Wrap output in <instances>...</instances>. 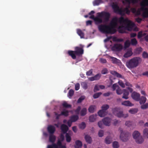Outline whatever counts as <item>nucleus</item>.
<instances>
[{"instance_id":"52","label":"nucleus","mask_w":148,"mask_h":148,"mask_svg":"<svg viewBox=\"0 0 148 148\" xmlns=\"http://www.w3.org/2000/svg\"><path fill=\"white\" fill-rule=\"evenodd\" d=\"M142 57L144 58H148V53L145 51H144L142 54Z\"/></svg>"},{"instance_id":"62","label":"nucleus","mask_w":148,"mask_h":148,"mask_svg":"<svg viewBox=\"0 0 148 148\" xmlns=\"http://www.w3.org/2000/svg\"><path fill=\"white\" fill-rule=\"evenodd\" d=\"M85 97L84 96H82L80 97L78 99L77 102H82L85 99Z\"/></svg>"},{"instance_id":"55","label":"nucleus","mask_w":148,"mask_h":148,"mask_svg":"<svg viewBox=\"0 0 148 148\" xmlns=\"http://www.w3.org/2000/svg\"><path fill=\"white\" fill-rule=\"evenodd\" d=\"M99 85H96L95 86L94 89V92H95L97 91H98L99 90Z\"/></svg>"},{"instance_id":"9","label":"nucleus","mask_w":148,"mask_h":148,"mask_svg":"<svg viewBox=\"0 0 148 148\" xmlns=\"http://www.w3.org/2000/svg\"><path fill=\"white\" fill-rule=\"evenodd\" d=\"M97 14H98V16L103 18L105 21L106 22L109 21L110 16V13L106 12H99L97 13Z\"/></svg>"},{"instance_id":"10","label":"nucleus","mask_w":148,"mask_h":148,"mask_svg":"<svg viewBox=\"0 0 148 148\" xmlns=\"http://www.w3.org/2000/svg\"><path fill=\"white\" fill-rule=\"evenodd\" d=\"M112 7L115 12H118L120 14L122 15L124 14V10H123L119 9V6L117 4L113 3L112 5Z\"/></svg>"},{"instance_id":"8","label":"nucleus","mask_w":148,"mask_h":148,"mask_svg":"<svg viewBox=\"0 0 148 148\" xmlns=\"http://www.w3.org/2000/svg\"><path fill=\"white\" fill-rule=\"evenodd\" d=\"M133 136L135 139L136 142L138 144H141L144 141V139L142 136L140 135V134L138 131H135L133 133Z\"/></svg>"},{"instance_id":"13","label":"nucleus","mask_w":148,"mask_h":148,"mask_svg":"<svg viewBox=\"0 0 148 148\" xmlns=\"http://www.w3.org/2000/svg\"><path fill=\"white\" fill-rule=\"evenodd\" d=\"M132 98L136 101H138L140 100V95L139 93L134 92H133L131 95Z\"/></svg>"},{"instance_id":"58","label":"nucleus","mask_w":148,"mask_h":148,"mask_svg":"<svg viewBox=\"0 0 148 148\" xmlns=\"http://www.w3.org/2000/svg\"><path fill=\"white\" fill-rule=\"evenodd\" d=\"M124 12H125L127 14H129L130 12V11L128 8H126L124 10Z\"/></svg>"},{"instance_id":"18","label":"nucleus","mask_w":148,"mask_h":148,"mask_svg":"<svg viewBox=\"0 0 148 148\" xmlns=\"http://www.w3.org/2000/svg\"><path fill=\"white\" fill-rule=\"evenodd\" d=\"M110 73L112 75L116 76L117 77L123 78V77L120 74L118 73L117 72L112 71H110Z\"/></svg>"},{"instance_id":"33","label":"nucleus","mask_w":148,"mask_h":148,"mask_svg":"<svg viewBox=\"0 0 148 148\" xmlns=\"http://www.w3.org/2000/svg\"><path fill=\"white\" fill-rule=\"evenodd\" d=\"M77 33L78 35L81 38H84V33L81 29H77Z\"/></svg>"},{"instance_id":"63","label":"nucleus","mask_w":148,"mask_h":148,"mask_svg":"<svg viewBox=\"0 0 148 148\" xmlns=\"http://www.w3.org/2000/svg\"><path fill=\"white\" fill-rule=\"evenodd\" d=\"M99 61L102 63H106L107 62L106 60L103 58H100L99 59Z\"/></svg>"},{"instance_id":"61","label":"nucleus","mask_w":148,"mask_h":148,"mask_svg":"<svg viewBox=\"0 0 148 148\" xmlns=\"http://www.w3.org/2000/svg\"><path fill=\"white\" fill-rule=\"evenodd\" d=\"M119 85L122 87V88H124L125 87V85L124 83L121 81H119L118 82Z\"/></svg>"},{"instance_id":"51","label":"nucleus","mask_w":148,"mask_h":148,"mask_svg":"<svg viewBox=\"0 0 148 148\" xmlns=\"http://www.w3.org/2000/svg\"><path fill=\"white\" fill-rule=\"evenodd\" d=\"M148 108V103L144 104L141 106V108L142 109H145Z\"/></svg>"},{"instance_id":"48","label":"nucleus","mask_w":148,"mask_h":148,"mask_svg":"<svg viewBox=\"0 0 148 148\" xmlns=\"http://www.w3.org/2000/svg\"><path fill=\"white\" fill-rule=\"evenodd\" d=\"M62 105L64 107L66 108H71V105L67 104V102H64V103H63Z\"/></svg>"},{"instance_id":"34","label":"nucleus","mask_w":148,"mask_h":148,"mask_svg":"<svg viewBox=\"0 0 148 148\" xmlns=\"http://www.w3.org/2000/svg\"><path fill=\"white\" fill-rule=\"evenodd\" d=\"M47 148H61L55 143L51 145H49L47 146Z\"/></svg>"},{"instance_id":"28","label":"nucleus","mask_w":148,"mask_h":148,"mask_svg":"<svg viewBox=\"0 0 148 148\" xmlns=\"http://www.w3.org/2000/svg\"><path fill=\"white\" fill-rule=\"evenodd\" d=\"M112 142V138L111 136H108L105 139V143L107 144H110Z\"/></svg>"},{"instance_id":"30","label":"nucleus","mask_w":148,"mask_h":148,"mask_svg":"<svg viewBox=\"0 0 148 148\" xmlns=\"http://www.w3.org/2000/svg\"><path fill=\"white\" fill-rule=\"evenodd\" d=\"M74 91L72 89L70 90L67 95L68 97L69 98H71L74 95Z\"/></svg>"},{"instance_id":"64","label":"nucleus","mask_w":148,"mask_h":148,"mask_svg":"<svg viewBox=\"0 0 148 148\" xmlns=\"http://www.w3.org/2000/svg\"><path fill=\"white\" fill-rule=\"evenodd\" d=\"M112 60L113 63L116 64L118 63V60L116 58H113L112 59Z\"/></svg>"},{"instance_id":"60","label":"nucleus","mask_w":148,"mask_h":148,"mask_svg":"<svg viewBox=\"0 0 148 148\" xmlns=\"http://www.w3.org/2000/svg\"><path fill=\"white\" fill-rule=\"evenodd\" d=\"M132 122L128 121L126 122L125 124L127 126L130 127L132 124Z\"/></svg>"},{"instance_id":"7","label":"nucleus","mask_w":148,"mask_h":148,"mask_svg":"<svg viewBox=\"0 0 148 148\" xmlns=\"http://www.w3.org/2000/svg\"><path fill=\"white\" fill-rule=\"evenodd\" d=\"M119 131L120 132V138L121 140L123 142H127L129 139L130 134L127 132H123V129L119 127Z\"/></svg>"},{"instance_id":"50","label":"nucleus","mask_w":148,"mask_h":148,"mask_svg":"<svg viewBox=\"0 0 148 148\" xmlns=\"http://www.w3.org/2000/svg\"><path fill=\"white\" fill-rule=\"evenodd\" d=\"M142 51V49L141 47H139L136 49L135 50V52L136 54H139Z\"/></svg>"},{"instance_id":"2","label":"nucleus","mask_w":148,"mask_h":148,"mask_svg":"<svg viewBox=\"0 0 148 148\" xmlns=\"http://www.w3.org/2000/svg\"><path fill=\"white\" fill-rule=\"evenodd\" d=\"M119 21L120 24L124 25L125 29L129 31H131L135 25L128 18H124L122 16L119 18Z\"/></svg>"},{"instance_id":"35","label":"nucleus","mask_w":148,"mask_h":148,"mask_svg":"<svg viewBox=\"0 0 148 148\" xmlns=\"http://www.w3.org/2000/svg\"><path fill=\"white\" fill-rule=\"evenodd\" d=\"M102 3V0H95L93 3L94 6L97 5Z\"/></svg>"},{"instance_id":"43","label":"nucleus","mask_w":148,"mask_h":148,"mask_svg":"<svg viewBox=\"0 0 148 148\" xmlns=\"http://www.w3.org/2000/svg\"><path fill=\"white\" fill-rule=\"evenodd\" d=\"M131 43L132 45H136L137 43L136 40L135 38L132 39L131 41Z\"/></svg>"},{"instance_id":"19","label":"nucleus","mask_w":148,"mask_h":148,"mask_svg":"<svg viewBox=\"0 0 148 148\" xmlns=\"http://www.w3.org/2000/svg\"><path fill=\"white\" fill-rule=\"evenodd\" d=\"M123 95L122 97L123 98L126 99L128 98V96L129 95V92L127 90L125 89H123Z\"/></svg>"},{"instance_id":"20","label":"nucleus","mask_w":148,"mask_h":148,"mask_svg":"<svg viewBox=\"0 0 148 148\" xmlns=\"http://www.w3.org/2000/svg\"><path fill=\"white\" fill-rule=\"evenodd\" d=\"M56 140V137L53 134H50L49 136V141L53 144L54 143Z\"/></svg>"},{"instance_id":"17","label":"nucleus","mask_w":148,"mask_h":148,"mask_svg":"<svg viewBox=\"0 0 148 148\" xmlns=\"http://www.w3.org/2000/svg\"><path fill=\"white\" fill-rule=\"evenodd\" d=\"M47 130L50 134H53L55 131V128L53 125H50L47 127Z\"/></svg>"},{"instance_id":"44","label":"nucleus","mask_w":148,"mask_h":148,"mask_svg":"<svg viewBox=\"0 0 148 148\" xmlns=\"http://www.w3.org/2000/svg\"><path fill=\"white\" fill-rule=\"evenodd\" d=\"M86 126V125L84 122H82L79 125V128L81 129H84Z\"/></svg>"},{"instance_id":"21","label":"nucleus","mask_w":148,"mask_h":148,"mask_svg":"<svg viewBox=\"0 0 148 148\" xmlns=\"http://www.w3.org/2000/svg\"><path fill=\"white\" fill-rule=\"evenodd\" d=\"M85 139L86 142L89 144H90L92 141V139L91 137L89 135H86L85 136Z\"/></svg>"},{"instance_id":"40","label":"nucleus","mask_w":148,"mask_h":148,"mask_svg":"<svg viewBox=\"0 0 148 148\" xmlns=\"http://www.w3.org/2000/svg\"><path fill=\"white\" fill-rule=\"evenodd\" d=\"M95 108V106H91L89 107L88 109V111L90 113H93L94 111V110Z\"/></svg>"},{"instance_id":"15","label":"nucleus","mask_w":148,"mask_h":148,"mask_svg":"<svg viewBox=\"0 0 148 148\" xmlns=\"http://www.w3.org/2000/svg\"><path fill=\"white\" fill-rule=\"evenodd\" d=\"M101 76V74L98 73L93 77L89 78L88 79L91 81H93L94 80H99Z\"/></svg>"},{"instance_id":"12","label":"nucleus","mask_w":148,"mask_h":148,"mask_svg":"<svg viewBox=\"0 0 148 148\" xmlns=\"http://www.w3.org/2000/svg\"><path fill=\"white\" fill-rule=\"evenodd\" d=\"M123 48V46L121 44H116L114 45L112 47V50L114 51H119Z\"/></svg>"},{"instance_id":"22","label":"nucleus","mask_w":148,"mask_h":148,"mask_svg":"<svg viewBox=\"0 0 148 148\" xmlns=\"http://www.w3.org/2000/svg\"><path fill=\"white\" fill-rule=\"evenodd\" d=\"M97 16L95 17V22L96 24H99L101 23L103 21L101 18H101V17H99L98 16V14H97Z\"/></svg>"},{"instance_id":"14","label":"nucleus","mask_w":148,"mask_h":148,"mask_svg":"<svg viewBox=\"0 0 148 148\" xmlns=\"http://www.w3.org/2000/svg\"><path fill=\"white\" fill-rule=\"evenodd\" d=\"M103 124L106 126H109L110 125L111 119L108 117H106L102 120Z\"/></svg>"},{"instance_id":"27","label":"nucleus","mask_w":148,"mask_h":148,"mask_svg":"<svg viewBox=\"0 0 148 148\" xmlns=\"http://www.w3.org/2000/svg\"><path fill=\"white\" fill-rule=\"evenodd\" d=\"M133 54L132 51L130 50L127 51L124 55V57L125 58H127L131 56Z\"/></svg>"},{"instance_id":"5","label":"nucleus","mask_w":148,"mask_h":148,"mask_svg":"<svg viewBox=\"0 0 148 148\" xmlns=\"http://www.w3.org/2000/svg\"><path fill=\"white\" fill-rule=\"evenodd\" d=\"M113 113L119 118L127 117L128 115L127 114H123V111L119 108H115L112 110Z\"/></svg>"},{"instance_id":"57","label":"nucleus","mask_w":148,"mask_h":148,"mask_svg":"<svg viewBox=\"0 0 148 148\" xmlns=\"http://www.w3.org/2000/svg\"><path fill=\"white\" fill-rule=\"evenodd\" d=\"M102 122H103L102 121H99L98 122V125L99 127L101 129L103 128V125L102 124Z\"/></svg>"},{"instance_id":"29","label":"nucleus","mask_w":148,"mask_h":148,"mask_svg":"<svg viewBox=\"0 0 148 148\" xmlns=\"http://www.w3.org/2000/svg\"><path fill=\"white\" fill-rule=\"evenodd\" d=\"M138 111L137 108H132L129 110V113L132 114H135Z\"/></svg>"},{"instance_id":"37","label":"nucleus","mask_w":148,"mask_h":148,"mask_svg":"<svg viewBox=\"0 0 148 148\" xmlns=\"http://www.w3.org/2000/svg\"><path fill=\"white\" fill-rule=\"evenodd\" d=\"M87 109L85 108H83L80 111V115L82 116H83L86 114Z\"/></svg>"},{"instance_id":"46","label":"nucleus","mask_w":148,"mask_h":148,"mask_svg":"<svg viewBox=\"0 0 148 148\" xmlns=\"http://www.w3.org/2000/svg\"><path fill=\"white\" fill-rule=\"evenodd\" d=\"M116 92L118 95H121L123 93V90H122L120 88H118L116 90Z\"/></svg>"},{"instance_id":"26","label":"nucleus","mask_w":148,"mask_h":148,"mask_svg":"<svg viewBox=\"0 0 148 148\" xmlns=\"http://www.w3.org/2000/svg\"><path fill=\"white\" fill-rule=\"evenodd\" d=\"M97 115V114L90 115L89 116V118L90 121L91 122H93L95 121Z\"/></svg>"},{"instance_id":"23","label":"nucleus","mask_w":148,"mask_h":148,"mask_svg":"<svg viewBox=\"0 0 148 148\" xmlns=\"http://www.w3.org/2000/svg\"><path fill=\"white\" fill-rule=\"evenodd\" d=\"M107 114V112H105L101 110H99L98 112L99 116L101 117H104Z\"/></svg>"},{"instance_id":"59","label":"nucleus","mask_w":148,"mask_h":148,"mask_svg":"<svg viewBox=\"0 0 148 148\" xmlns=\"http://www.w3.org/2000/svg\"><path fill=\"white\" fill-rule=\"evenodd\" d=\"M92 69H91L88 71L87 72L86 75L87 76H90L92 75Z\"/></svg>"},{"instance_id":"16","label":"nucleus","mask_w":148,"mask_h":148,"mask_svg":"<svg viewBox=\"0 0 148 148\" xmlns=\"http://www.w3.org/2000/svg\"><path fill=\"white\" fill-rule=\"evenodd\" d=\"M61 129L62 133L64 134H66L69 130V128L66 125L63 124L61 126Z\"/></svg>"},{"instance_id":"31","label":"nucleus","mask_w":148,"mask_h":148,"mask_svg":"<svg viewBox=\"0 0 148 148\" xmlns=\"http://www.w3.org/2000/svg\"><path fill=\"white\" fill-rule=\"evenodd\" d=\"M124 28H125V27L123 25L119 26L118 28L119 32L120 33H124L125 31L123 29Z\"/></svg>"},{"instance_id":"11","label":"nucleus","mask_w":148,"mask_h":148,"mask_svg":"<svg viewBox=\"0 0 148 148\" xmlns=\"http://www.w3.org/2000/svg\"><path fill=\"white\" fill-rule=\"evenodd\" d=\"M64 137L62 134H61L60 136V139H59L57 141L56 145L59 146V147L61 148H66L65 145H62V142L64 140Z\"/></svg>"},{"instance_id":"53","label":"nucleus","mask_w":148,"mask_h":148,"mask_svg":"<svg viewBox=\"0 0 148 148\" xmlns=\"http://www.w3.org/2000/svg\"><path fill=\"white\" fill-rule=\"evenodd\" d=\"M104 132L103 130H100L98 133V136L99 137H102L103 136Z\"/></svg>"},{"instance_id":"6","label":"nucleus","mask_w":148,"mask_h":148,"mask_svg":"<svg viewBox=\"0 0 148 148\" xmlns=\"http://www.w3.org/2000/svg\"><path fill=\"white\" fill-rule=\"evenodd\" d=\"M141 9L144 12L143 16L144 17H148V8H146V6H148V0H143L141 3Z\"/></svg>"},{"instance_id":"54","label":"nucleus","mask_w":148,"mask_h":148,"mask_svg":"<svg viewBox=\"0 0 148 148\" xmlns=\"http://www.w3.org/2000/svg\"><path fill=\"white\" fill-rule=\"evenodd\" d=\"M108 73V69L106 68L103 69L101 71V74L103 75L106 74Z\"/></svg>"},{"instance_id":"49","label":"nucleus","mask_w":148,"mask_h":148,"mask_svg":"<svg viewBox=\"0 0 148 148\" xmlns=\"http://www.w3.org/2000/svg\"><path fill=\"white\" fill-rule=\"evenodd\" d=\"M143 134L144 136H148V129L145 128L143 130Z\"/></svg>"},{"instance_id":"39","label":"nucleus","mask_w":148,"mask_h":148,"mask_svg":"<svg viewBox=\"0 0 148 148\" xmlns=\"http://www.w3.org/2000/svg\"><path fill=\"white\" fill-rule=\"evenodd\" d=\"M109 108V106L108 105H103L101 107V110L105 112H106V110Z\"/></svg>"},{"instance_id":"47","label":"nucleus","mask_w":148,"mask_h":148,"mask_svg":"<svg viewBox=\"0 0 148 148\" xmlns=\"http://www.w3.org/2000/svg\"><path fill=\"white\" fill-rule=\"evenodd\" d=\"M81 85L84 89H86L87 88V85L86 82H84L81 83Z\"/></svg>"},{"instance_id":"42","label":"nucleus","mask_w":148,"mask_h":148,"mask_svg":"<svg viewBox=\"0 0 148 148\" xmlns=\"http://www.w3.org/2000/svg\"><path fill=\"white\" fill-rule=\"evenodd\" d=\"M112 146L114 148H118L119 147V144L117 141H114L113 143Z\"/></svg>"},{"instance_id":"25","label":"nucleus","mask_w":148,"mask_h":148,"mask_svg":"<svg viewBox=\"0 0 148 148\" xmlns=\"http://www.w3.org/2000/svg\"><path fill=\"white\" fill-rule=\"evenodd\" d=\"M75 148H79L82 146V143L79 140H77L75 141Z\"/></svg>"},{"instance_id":"38","label":"nucleus","mask_w":148,"mask_h":148,"mask_svg":"<svg viewBox=\"0 0 148 148\" xmlns=\"http://www.w3.org/2000/svg\"><path fill=\"white\" fill-rule=\"evenodd\" d=\"M130 45V43L129 40H126L124 43V47L125 49H126L129 47Z\"/></svg>"},{"instance_id":"56","label":"nucleus","mask_w":148,"mask_h":148,"mask_svg":"<svg viewBox=\"0 0 148 148\" xmlns=\"http://www.w3.org/2000/svg\"><path fill=\"white\" fill-rule=\"evenodd\" d=\"M146 100L147 99L145 97L142 96L141 97H140L139 100H140V102H146Z\"/></svg>"},{"instance_id":"32","label":"nucleus","mask_w":148,"mask_h":148,"mask_svg":"<svg viewBox=\"0 0 148 148\" xmlns=\"http://www.w3.org/2000/svg\"><path fill=\"white\" fill-rule=\"evenodd\" d=\"M65 137L66 141L68 143L70 142L71 140V137L70 134L68 133H66V134Z\"/></svg>"},{"instance_id":"45","label":"nucleus","mask_w":148,"mask_h":148,"mask_svg":"<svg viewBox=\"0 0 148 148\" xmlns=\"http://www.w3.org/2000/svg\"><path fill=\"white\" fill-rule=\"evenodd\" d=\"M102 93L101 92L96 93L94 94L93 97L95 99H96L98 98L101 94Z\"/></svg>"},{"instance_id":"3","label":"nucleus","mask_w":148,"mask_h":148,"mask_svg":"<svg viewBox=\"0 0 148 148\" xmlns=\"http://www.w3.org/2000/svg\"><path fill=\"white\" fill-rule=\"evenodd\" d=\"M142 61V59L139 57H134L127 61L126 65L129 69H133L137 67Z\"/></svg>"},{"instance_id":"41","label":"nucleus","mask_w":148,"mask_h":148,"mask_svg":"<svg viewBox=\"0 0 148 148\" xmlns=\"http://www.w3.org/2000/svg\"><path fill=\"white\" fill-rule=\"evenodd\" d=\"M121 104L126 106H132L134 105L131 102H122Z\"/></svg>"},{"instance_id":"24","label":"nucleus","mask_w":148,"mask_h":148,"mask_svg":"<svg viewBox=\"0 0 148 148\" xmlns=\"http://www.w3.org/2000/svg\"><path fill=\"white\" fill-rule=\"evenodd\" d=\"M79 119V116L77 115H73L70 117V120L72 122H75Z\"/></svg>"},{"instance_id":"36","label":"nucleus","mask_w":148,"mask_h":148,"mask_svg":"<svg viewBox=\"0 0 148 148\" xmlns=\"http://www.w3.org/2000/svg\"><path fill=\"white\" fill-rule=\"evenodd\" d=\"M69 111L68 110H63L61 112V115H64L65 116H67L69 115Z\"/></svg>"},{"instance_id":"4","label":"nucleus","mask_w":148,"mask_h":148,"mask_svg":"<svg viewBox=\"0 0 148 148\" xmlns=\"http://www.w3.org/2000/svg\"><path fill=\"white\" fill-rule=\"evenodd\" d=\"M84 50L81 47H75V51L69 50L68 53L73 59H76V56H82L83 54Z\"/></svg>"},{"instance_id":"1","label":"nucleus","mask_w":148,"mask_h":148,"mask_svg":"<svg viewBox=\"0 0 148 148\" xmlns=\"http://www.w3.org/2000/svg\"><path fill=\"white\" fill-rule=\"evenodd\" d=\"M119 18L115 17L113 18L109 25L101 24L99 25V30L101 32L108 34H113L116 32L115 27L117 25Z\"/></svg>"}]
</instances>
